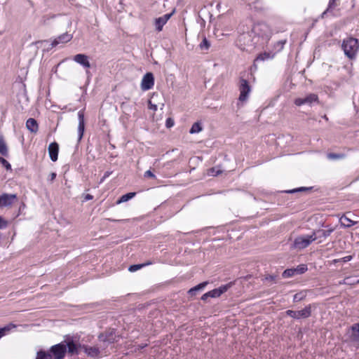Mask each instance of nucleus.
Masks as SVG:
<instances>
[{
  "label": "nucleus",
  "mask_w": 359,
  "mask_h": 359,
  "mask_svg": "<svg viewBox=\"0 0 359 359\" xmlns=\"http://www.w3.org/2000/svg\"><path fill=\"white\" fill-rule=\"evenodd\" d=\"M238 43L241 49L248 50V48L254 46L258 43V40L256 39V36L251 33L250 30L240 34L238 37Z\"/></svg>",
  "instance_id": "obj_1"
},
{
  "label": "nucleus",
  "mask_w": 359,
  "mask_h": 359,
  "mask_svg": "<svg viewBox=\"0 0 359 359\" xmlns=\"http://www.w3.org/2000/svg\"><path fill=\"white\" fill-rule=\"evenodd\" d=\"M358 48V41L355 38L351 37L343 41L342 48L345 55L350 59L355 57Z\"/></svg>",
  "instance_id": "obj_2"
},
{
  "label": "nucleus",
  "mask_w": 359,
  "mask_h": 359,
  "mask_svg": "<svg viewBox=\"0 0 359 359\" xmlns=\"http://www.w3.org/2000/svg\"><path fill=\"white\" fill-rule=\"evenodd\" d=\"M251 33L258 40L259 37L268 39L271 34V31L268 25L260 22L253 25L251 29Z\"/></svg>",
  "instance_id": "obj_3"
},
{
  "label": "nucleus",
  "mask_w": 359,
  "mask_h": 359,
  "mask_svg": "<svg viewBox=\"0 0 359 359\" xmlns=\"http://www.w3.org/2000/svg\"><path fill=\"white\" fill-rule=\"evenodd\" d=\"M317 237L314 233L310 236H301L296 238L294 241L292 248L297 250H302L308 247L313 241H316Z\"/></svg>",
  "instance_id": "obj_4"
},
{
  "label": "nucleus",
  "mask_w": 359,
  "mask_h": 359,
  "mask_svg": "<svg viewBox=\"0 0 359 359\" xmlns=\"http://www.w3.org/2000/svg\"><path fill=\"white\" fill-rule=\"evenodd\" d=\"M315 304H309L304 309L300 311H286V314L294 319L307 318L311 316L313 309H316Z\"/></svg>",
  "instance_id": "obj_5"
},
{
  "label": "nucleus",
  "mask_w": 359,
  "mask_h": 359,
  "mask_svg": "<svg viewBox=\"0 0 359 359\" xmlns=\"http://www.w3.org/2000/svg\"><path fill=\"white\" fill-rule=\"evenodd\" d=\"M239 90V100L241 102L245 101L248 99L249 93L251 91V88L249 85L248 81L246 79H240Z\"/></svg>",
  "instance_id": "obj_6"
},
{
  "label": "nucleus",
  "mask_w": 359,
  "mask_h": 359,
  "mask_svg": "<svg viewBox=\"0 0 359 359\" xmlns=\"http://www.w3.org/2000/svg\"><path fill=\"white\" fill-rule=\"evenodd\" d=\"M55 359H62L67 352L65 342L53 346L50 349Z\"/></svg>",
  "instance_id": "obj_7"
},
{
  "label": "nucleus",
  "mask_w": 359,
  "mask_h": 359,
  "mask_svg": "<svg viewBox=\"0 0 359 359\" xmlns=\"http://www.w3.org/2000/svg\"><path fill=\"white\" fill-rule=\"evenodd\" d=\"M318 102V97L316 94L311 93L308 95H306L304 98L298 97L296 98L294 101V104L297 106H302L303 104H309L311 105L313 102Z\"/></svg>",
  "instance_id": "obj_8"
},
{
  "label": "nucleus",
  "mask_w": 359,
  "mask_h": 359,
  "mask_svg": "<svg viewBox=\"0 0 359 359\" xmlns=\"http://www.w3.org/2000/svg\"><path fill=\"white\" fill-rule=\"evenodd\" d=\"M308 268L306 264H300L296 268L286 269L283 273V278H289L294 276L295 274H302L307 271Z\"/></svg>",
  "instance_id": "obj_9"
},
{
  "label": "nucleus",
  "mask_w": 359,
  "mask_h": 359,
  "mask_svg": "<svg viewBox=\"0 0 359 359\" xmlns=\"http://www.w3.org/2000/svg\"><path fill=\"white\" fill-rule=\"evenodd\" d=\"M16 200V194H3L0 195V208L11 207Z\"/></svg>",
  "instance_id": "obj_10"
},
{
  "label": "nucleus",
  "mask_w": 359,
  "mask_h": 359,
  "mask_svg": "<svg viewBox=\"0 0 359 359\" xmlns=\"http://www.w3.org/2000/svg\"><path fill=\"white\" fill-rule=\"evenodd\" d=\"M154 85V78L152 73H147L142 78L141 82V88L143 90H148Z\"/></svg>",
  "instance_id": "obj_11"
},
{
  "label": "nucleus",
  "mask_w": 359,
  "mask_h": 359,
  "mask_svg": "<svg viewBox=\"0 0 359 359\" xmlns=\"http://www.w3.org/2000/svg\"><path fill=\"white\" fill-rule=\"evenodd\" d=\"M172 13H173L165 14L163 16L155 19L154 25L157 31L160 32L162 30L163 25H165L168 20L170 18Z\"/></svg>",
  "instance_id": "obj_12"
},
{
  "label": "nucleus",
  "mask_w": 359,
  "mask_h": 359,
  "mask_svg": "<svg viewBox=\"0 0 359 359\" xmlns=\"http://www.w3.org/2000/svg\"><path fill=\"white\" fill-rule=\"evenodd\" d=\"M231 283H230L226 285H222L219 288L214 289L210 292H208V294H209L210 297H219L221 294L226 292L228 289L231 287Z\"/></svg>",
  "instance_id": "obj_13"
},
{
  "label": "nucleus",
  "mask_w": 359,
  "mask_h": 359,
  "mask_svg": "<svg viewBox=\"0 0 359 359\" xmlns=\"http://www.w3.org/2000/svg\"><path fill=\"white\" fill-rule=\"evenodd\" d=\"M72 39V35L68 33H65L55 39L51 43V47L54 48L60 43H65L70 41Z\"/></svg>",
  "instance_id": "obj_14"
},
{
  "label": "nucleus",
  "mask_w": 359,
  "mask_h": 359,
  "mask_svg": "<svg viewBox=\"0 0 359 359\" xmlns=\"http://www.w3.org/2000/svg\"><path fill=\"white\" fill-rule=\"evenodd\" d=\"M74 60L82 65L84 68L89 69L90 64L88 60V57L85 54H77L74 56Z\"/></svg>",
  "instance_id": "obj_15"
},
{
  "label": "nucleus",
  "mask_w": 359,
  "mask_h": 359,
  "mask_svg": "<svg viewBox=\"0 0 359 359\" xmlns=\"http://www.w3.org/2000/svg\"><path fill=\"white\" fill-rule=\"evenodd\" d=\"M99 339L102 341L112 343L116 340V334L114 330H109L99 335Z\"/></svg>",
  "instance_id": "obj_16"
},
{
  "label": "nucleus",
  "mask_w": 359,
  "mask_h": 359,
  "mask_svg": "<svg viewBox=\"0 0 359 359\" xmlns=\"http://www.w3.org/2000/svg\"><path fill=\"white\" fill-rule=\"evenodd\" d=\"M351 340L355 346L359 347V323L351 327Z\"/></svg>",
  "instance_id": "obj_17"
},
{
  "label": "nucleus",
  "mask_w": 359,
  "mask_h": 359,
  "mask_svg": "<svg viewBox=\"0 0 359 359\" xmlns=\"http://www.w3.org/2000/svg\"><path fill=\"white\" fill-rule=\"evenodd\" d=\"M59 151V146L56 142H52L48 146V153L50 159L53 161H56L57 160Z\"/></svg>",
  "instance_id": "obj_18"
},
{
  "label": "nucleus",
  "mask_w": 359,
  "mask_h": 359,
  "mask_svg": "<svg viewBox=\"0 0 359 359\" xmlns=\"http://www.w3.org/2000/svg\"><path fill=\"white\" fill-rule=\"evenodd\" d=\"M78 116H79V126H78L79 138H78V140L80 141L83 137V133H84V128H85L83 113L81 111H79Z\"/></svg>",
  "instance_id": "obj_19"
},
{
  "label": "nucleus",
  "mask_w": 359,
  "mask_h": 359,
  "mask_svg": "<svg viewBox=\"0 0 359 359\" xmlns=\"http://www.w3.org/2000/svg\"><path fill=\"white\" fill-rule=\"evenodd\" d=\"M84 352L90 357L95 358L100 355V349L96 346H83Z\"/></svg>",
  "instance_id": "obj_20"
},
{
  "label": "nucleus",
  "mask_w": 359,
  "mask_h": 359,
  "mask_svg": "<svg viewBox=\"0 0 359 359\" xmlns=\"http://www.w3.org/2000/svg\"><path fill=\"white\" fill-rule=\"evenodd\" d=\"M26 128L31 133H36L39 129V126L36 121L34 118H29L26 122Z\"/></svg>",
  "instance_id": "obj_21"
},
{
  "label": "nucleus",
  "mask_w": 359,
  "mask_h": 359,
  "mask_svg": "<svg viewBox=\"0 0 359 359\" xmlns=\"http://www.w3.org/2000/svg\"><path fill=\"white\" fill-rule=\"evenodd\" d=\"M340 224L342 226L345 228H348L356 224V222H353L348 217H347L345 215L341 217L339 219Z\"/></svg>",
  "instance_id": "obj_22"
},
{
  "label": "nucleus",
  "mask_w": 359,
  "mask_h": 359,
  "mask_svg": "<svg viewBox=\"0 0 359 359\" xmlns=\"http://www.w3.org/2000/svg\"><path fill=\"white\" fill-rule=\"evenodd\" d=\"M208 282L205 281V282H203L200 284H198V285L191 288L189 290V294L190 295H194L196 294V291H198V290H203L207 285H208Z\"/></svg>",
  "instance_id": "obj_23"
},
{
  "label": "nucleus",
  "mask_w": 359,
  "mask_h": 359,
  "mask_svg": "<svg viewBox=\"0 0 359 359\" xmlns=\"http://www.w3.org/2000/svg\"><path fill=\"white\" fill-rule=\"evenodd\" d=\"M0 154H1L3 156L8 155L7 145L2 137H0Z\"/></svg>",
  "instance_id": "obj_24"
},
{
  "label": "nucleus",
  "mask_w": 359,
  "mask_h": 359,
  "mask_svg": "<svg viewBox=\"0 0 359 359\" xmlns=\"http://www.w3.org/2000/svg\"><path fill=\"white\" fill-rule=\"evenodd\" d=\"M135 192H130L126 194H124L119 198V200L117 201V203L126 202L128 200L133 198L135 196Z\"/></svg>",
  "instance_id": "obj_25"
},
{
  "label": "nucleus",
  "mask_w": 359,
  "mask_h": 359,
  "mask_svg": "<svg viewBox=\"0 0 359 359\" xmlns=\"http://www.w3.org/2000/svg\"><path fill=\"white\" fill-rule=\"evenodd\" d=\"M306 293H307L306 291H301V292L295 294L294 295V298H293L294 302H299L304 300L305 299V297H306Z\"/></svg>",
  "instance_id": "obj_26"
},
{
  "label": "nucleus",
  "mask_w": 359,
  "mask_h": 359,
  "mask_svg": "<svg viewBox=\"0 0 359 359\" xmlns=\"http://www.w3.org/2000/svg\"><path fill=\"white\" fill-rule=\"evenodd\" d=\"M202 129H203V128L201 126V124L199 122H196L192 125V126L189 130V133L191 134L198 133L201 132L202 130Z\"/></svg>",
  "instance_id": "obj_27"
},
{
  "label": "nucleus",
  "mask_w": 359,
  "mask_h": 359,
  "mask_svg": "<svg viewBox=\"0 0 359 359\" xmlns=\"http://www.w3.org/2000/svg\"><path fill=\"white\" fill-rule=\"evenodd\" d=\"M15 325L13 324L8 325L2 328H0V339L4 337L6 332H9L11 329L15 328Z\"/></svg>",
  "instance_id": "obj_28"
},
{
  "label": "nucleus",
  "mask_w": 359,
  "mask_h": 359,
  "mask_svg": "<svg viewBox=\"0 0 359 359\" xmlns=\"http://www.w3.org/2000/svg\"><path fill=\"white\" fill-rule=\"evenodd\" d=\"M67 345V348H68V351L71 354H74L77 353V346L74 342H68L65 343Z\"/></svg>",
  "instance_id": "obj_29"
},
{
  "label": "nucleus",
  "mask_w": 359,
  "mask_h": 359,
  "mask_svg": "<svg viewBox=\"0 0 359 359\" xmlns=\"http://www.w3.org/2000/svg\"><path fill=\"white\" fill-rule=\"evenodd\" d=\"M36 359H52V356L43 351H40L37 352Z\"/></svg>",
  "instance_id": "obj_30"
},
{
  "label": "nucleus",
  "mask_w": 359,
  "mask_h": 359,
  "mask_svg": "<svg viewBox=\"0 0 359 359\" xmlns=\"http://www.w3.org/2000/svg\"><path fill=\"white\" fill-rule=\"evenodd\" d=\"M327 156L330 160H337L344 158L346 157V155L344 154L330 153L327 154Z\"/></svg>",
  "instance_id": "obj_31"
},
{
  "label": "nucleus",
  "mask_w": 359,
  "mask_h": 359,
  "mask_svg": "<svg viewBox=\"0 0 359 359\" xmlns=\"http://www.w3.org/2000/svg\"><path fill=\"white\" fill-rule=\"evenodd\" d=\"M222 172V170L218 168H212L208 170V175L210 176H217Z\"/></svg>",
  "instance_id": "obj_32"
},
{
  "label": "nucleus",
  "mask_w": 359,
  "mask_h": 359,
  "mask_svg": "<svg viewBox=\"0 0 359 359\" xmlns=\"http://www.w3.org/2000/svg\"><path fill=\"white\" fill-rule=\"evenodd\" d=\"M151 264V262H149V263H147V264H135V265H131L130 267H129V271H135L140 269H141L142 267L144 266H147V265H149Z\"/></svg>",
  "instance_id": "obj_33"
},
{
  "label": "nucleus",
  "mask_w": 359,
  "mask_h": 359,
  "mask_svg": "<svg viewBox=\"0 0 359 359\" xmlns=\"http://www.w3.org/2000/svg\"><path fill=\"white\" fill-rule=\"evenodd\" d=\"M271 54L270 53H262V54H259L257 58H256V61H258V60H264L266 59H269L271 58Z\"/></svg>",
  "instance_id": "obj_34"
},
{
  "label": "nucleus",
  "mask_w": 359,
  "mask_h": 359,
  "mask_svg": "<svg viewBox=\"0 0 359 359\" xmlns=\"http://www.w3.org/2000/svg\"><path fill=\"white\" fill-rule=\"evenodd\" d=\"M210 44L209 41L206 39V38H204L200 44L201 49L207 50L210 48Z\"/></svg>",
  "instance_id": "obj_35"
},
{
  "label": "nucleus",
  "mask_w": 359,
  "mask_h": 359,
  "mask_svg": "<svg viewBox=\"0 0 359 359\" xmlns=\"http://www.w3.org/2000/svg\"><path fill=\"white\" fill-rule=\"evenodd\" d=\"M0 163L2 164L3 166L6 168L7 170H11V164L3 157H0Z\"/></svg>",
  "instance_id": "obj_36"
},
{
  "label": "nucleus",
  "mask_w": 359,
  "mask_h": 359,
  "mask_svg": "<svg viewBox=\"0 0 359 359\" xmlns=\"http://www.w3.org/2000/svg\"><path fill=\"white\" fill-rule=\"evenodd\" d=\"M332 231H333V229H328V230H320L318 231V233H320L321 236H323L325 238V237L329 236Z\"/></svg>",
  "instance_id": "obj_37"
},
{
  "label": "nucleus",
  "mask_w": 359,
  "mask_h": 359,
  "mask_svg": "<svg viewBox=\"0 0 359 359\" xmlns=\"http://www.w3.org/2000/svg\"><path fill=\"white\" fill-rule=\"evenodd\" d=\"M336 1L337 0H330L329 6H328V8L327 9V11L330 9L334 8L337 6V4L335 3Z\"/></svg>",
  "instance_id": "obj_38"
},
{
  "label": "nucleus",
  "mask_w": 359,
  "mask_h": 359,
  "mask_svg": "<svg viewBox=\"0 0 359 359\" xmlns=\"http://www.w3.org/2000/svg\"><path fill=\"white\" fill-rule=\"evenodd\" d=\"M144 176L145 177H151V178H154L155 177V175L153 174V172L151 170L146 171L145 173H144Z\"/></svg>",
  "instance_id": "obj_39"
},
{
  "label": "nucleus",
  "mask_w": 359,
  "mask_h": 359,
  "mask_svg": "<svg viewBox=\"0 0 359 359\" xmlns=\"http://www.w3.org/2000/svg\"><path fill=\"white\" fill-rule=\"evenodd\" d=\"M149 108L150 109H152L154 111L157 110V105L155 104H152L151 101H149Z\"/></svg>",
  "instance_id": "obj_40"
},
{
  "label": "nucleus",
  "mask_w": 359,
  "mask_h": 359,
  "mask_svg": "<svg viewBox=\"0 0 359 359\" xmlns=\"http://www.w3.org/2000/svg\"><path fill=\"white\" fill-rule=\"evenodd\" d=\"M173 124H174V121L170 118H169L166 120V126L168 128L172 127L173 126Z\"/></svg>",
  "instance_id": "obj_41"
},
{
  "label": "nucleus",
  "mask_w": 359,
  "mask_h": 359,
  "mask_svg": "<svg viewBox=\"0 0 359 359\" xmlns=\"http://www.w3.org/2000/svg\"><path fill=\"white\" fill-rule=\"evenodd\" d=\"M353 257L351 255H348V256H346L343 258H341L340 260L344 262H349L352 259Z\"/></svg>",
  "instance_id": "obj_42"
},
{
  "label": "nucleus",
  "mask_w": 359,
  "mask_h": 359,
  "mask_svg": "<svg viewBox=\"0 0 359 359\" xmlns=\"http://www.w3.org/2000/svg\"><path fill=\"white\" fill-rule=\"evenodd\" d=\"M343 283L351 285V284H353L354 283L351 281L350 277H347V278H344Z\"/></svg>",
  "instance_id": "obj_43"
},
{
  "label": "nucleus",
  "mask_w": 359,
  "mask_h": 359,
  "mask_svg": "<svg viewBox=\"0 0 359 359\" xmlns=\"http://www.w3.org/2000/svg\"><path fill=\"white\" fill-rule=\"evenodd\" d=\"M208 297H210L209 294H208V292H206L202 296L201 299L205 301Z\"/></svg>",
  "instance_id": "obj_44"
},
{
  "label": "nucleus",
  "mask_w": 359,
  "mask_h": 359,
  "mask_svg": "<svg viewBox=\"0 0 359 359\" xmlns=\"http://www.w3.org/2000/svg\"><path fill=\"white\" fill-rule=\"evenodd\" d=\"M265 279L266 280H274V277L273 276H268L265 278Z\"/></svg>",
  "instance_id": "obj_45"
},
{
  "label": "nucleus",
  "mask_w": 359,
  "mask_h": 359,
  "mask_svg": "<svg viewBox=\"0 0 359 359\" xmlns=\"http://www.w3.org/2000/svg\"><path fill=\"white\" fill-rule=\"evenodd\" d=\"M56 177V174L55 172L51 173L50 175V180L53 181Z\"/></svg>",
  "instance_id": "obj_46"
},
{
  "label": "nucleus",
  "mask_w": 359,
  "mask_h": 359,
  "mask_svg": "<svg viewBox=\"0 0 359 359\" xmlns=\"http://www.w3.org/2000/svg\"><path fill=\"white\" fill-rule=\"evenodd\" d=\"M109 175V172H107L104 174V177H102V179L101 180V182H103V180H104L106 177H107Z\"/></svg>",
  "instance_id": "obj_47"
},
{
  "label": "nucleus",
  "mask_w": 359,
  "mask_h": 359,
  "mask_svg": "<svg viewBox=\"0 0 359 359\" xmlns=\"http://www.w3.org/2000/svg\"><path fill=\"white\" fill-rule=\"evenodd\" d=\"M92 198H93V196H90V195H89V194H88V195L86 196V200H90V199H92Z\"/></svg>",
  "instance_id": "obj_48"
},
{
  "label": "nucleus",
  "mask_w": 359,
  "mask_h": 359,
  "mask_svg": "<svg viewBox=\"0 0 359 359\" xmlns=\"http://www.w3.org/2000/svg\"><path fill=\"white\" fill-rule=\"evenodd\" d=\"M339 261H341V260H340V259H334V262H335V263H336V262H339Z\"/></svg>",
  "instance_id": "obj_49"
},
{
  "label": "nucleus",
  "mask_w": 359,
  "mask_h": 359,
  "mask_svg": "<svg viewBox=\"0 0 359 359\" xmlns=\"http://www.w3.org/2000/svg\"><path fill=\"white\" fill-rule=\"evenodd\" d=\"M304 189H305V188L302 187V188H300V189H299V191L304 190Z\"/></svg>",
  "instance_id": "obj_50"
}]
</instances>
